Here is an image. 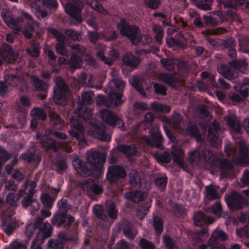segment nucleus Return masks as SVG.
<instances>
[{"mask_svg":"<svg viewBox=\"0 0 249 249\" xmlns=\"http://www.w3.org/2000/svg\"><path fill=\"white\" fill-rule=\"evenodd\" d=\"M56 52L62 55H68V51L63 42H57L55 45Z\"/></svg>","mask_w":249,"mask_h":249,"instance_id":"680f3d73","label":"nucleus"},{"mask_svg":"<svg viewBox=\"0 0 249 249\" xmlns=\"http://www.w3.org/2000/svg\"><path fill=\"white\" fill-rule=\"evenodd\" d=\"M203 157L211 166H218L222 170H229L232 168V163L229 160L221 159L222 155L218 154L215 155L213 154L209 150L203 151Z\"/></svg>","mask_w":249,"mask_h":249,"instance_id":"423d86ee","label":"nucleus"},{"mask_svg":"<svg viewBox=\"0 0 249 249\" xmlns=\"http://www.w3.org/2000/svg\"><path fill=\"white\" fill-rule=\"evenodd\" d=\"M129 181L131 185H137L139 182L138 173L136 170H132L129 172Z\"/></svg>","mask_w":249,"mask_h":249,"instance_id":"e2e57ef3","label":"nucleus"},{"mask_svg":"<svg viewBox=\"0 0 249 249\" xmlns=\"http://www.w3.org/2000/svg\"><path fill=\"white\" fill-rule=\"evenodd\" d=\"M191 2L201 10L208 11L211 10L212 0H191Z\"/></svg>","mask_w":249,"mask_h":249,"instance_id":"72a5a7b5","label":"nucleus"},{"mask_svg":"<svg viewBox=\"0 0 249 249\" xmlns=\"http://www.w3.org/2000/svg\"><path fill=\"white\" fill-rule=\"evenodd\" d=\"M2 16L5 24L13 30L19 31L24 29L30 32L34 31L33 25L29 23L32 18L28 13H23L21 16L16 18H14L12 15H7L6 14H4Z\"/></svg>","mask_w":249,"mask_h":249,"instance_id":"20e7f679","label":"nucleus"},{"mask_svg":"<svg viewBox=\"0 0 249 249\" xmlns=\"http://www.w3.org/2000/svg\"><path fill=\"white\" fill-rule=\"evenodd\" d=\"M87 160L90 164L89 168L86 162L80 160L73 161V165L81 176H91L95 179H99L103 175L104 164L106 161V155L98 151H92L87 154Z\"/></svg>","mask_w":249,"mask_h":249,"instance_id":"f03ea898","label":"nucleus"},{"mask_svg":"<svg viewBox=\"0 0 249 249\" xmlns=\"http://www.w3.org/2000/svg\"><path fill=\"white\" fill-rule=\"evenodd\" d=\"M129 81L131 85L140 94L143 96H145L146 94L143 88L142 85L138 78L136 77H133Z\"/></svg>","mask_w":249,"mask_h":249,"instance_id":"58836bf2","label":"nucleus"},{"mask_svg":"<svg viewBox=\"0 0 249 249\" xmlns=\"http://www.w3.org/2000/svg\"><path fill=\"white\" fill-rule=\"evenodd\" d=\"M205 218L203 213L201 212H197L194 214V220L196 226H200L205 221Z\"/></svg>","mask_w":249,"mask_h":249,"instance_id":"864d4df0","label":"nucleus"},{"mask_svg":"<svg viewBox=\"0 0 249 249\" xmlns=\"http://www.w3.org/2000/svg\"><path fill=\"white\" fill-rule=\"evenodd\" d=\"M119 36V33L117 31L108 30L104 33V37L106 40L111 41L117 39Z\"/></svg>","mask_w":249,"mask_h":249,"instance_id":"09e8293b","label":"nucleus"},{"mask_svg":"<svg viewBox=\"0 0 249 249\" xmlns=\"http://www.w3.org/2000/svg\"><path fill=\"white\" fill-rule=\"evenodd\" d=\"M97 52L96 53V56L102 61L106 64L111 65V61L109 57H107L105 55V52L106 51L107 46L103 44L100 43L96 46Z\"/></svg>","mask_w":249,"mask_h":249,"instance_id":"393cba45","label":"nucleus"},{"mask_svg":"<svg viewBox=\"0 0 249 249\" xmlns=\"http://www.w3.org/2000/svg\"><path fill=\"white\" fill-rule=\"evenodd\" d=\"M11 154L1 146H0V162L2 163L9 160Z\"/></svg>","mask_w":249,"mask_h":249,"instance_id":"4d7b16f0","label":"nucleus"},{"mask_svg":"<svg viewBox=\"0 0 249 249\" xmlns=\"http://www.w3.org/2000/svg\"><path fill=\"white\" fill-rule=\"evenodd\" d=\"M233 160L237 164L246 166L249 164V156L247 153L239 154L237 158L233 159Z\"/></svg>","mask_w":249,"mask_h":249,"instance_id":"ea45409f","label":"nucleus"},{"mask_svg":"<svg viewBox=\"0 0 249 249\" xmlns=\"http://www.w3.org/2000/svg\"><path fill=\"white\" fill-rule=\"evenodd\" d=\"M107 216L112 219H115L118 215V211L116 210V206L114 204H110L106 208Z\"/></svg>","mask_w":249,"mask_h":249,"instance_id":"8fccbe9b","label":"nucleus"},{"mask_svg":"<svg viewBox=\"0 0 249 249\" xmlns=\"http://www.w3.org/2000/svg\"><path fill=\"white\" fill-rule=\"evenodd\" d=\"M5 79L8 85L13 87L17 86L19 83L21 84L24 82L22 78L15 74L7 75Z\"/></svg>","mask_w":249,"mask_h":249,"instance_id":"4c0bfd02","label":"nucleus"},{"mask_svg":"<svg viewBox=\"0 0 249 249\" xmlns=\"http://www.w3.org/2000/svg\"><path fill=\"white\" fill-rule=\"evenodd\" d=\"M163 243L167 249H178V247L174 244L173 239L168 236H163Z\"/></svg>","mask_w":249,"mask_h":249,"instance_id":"bf43d9fd","label":"nucleus"},{"mask_svg":"<svg viewBox=\"0 0 249 249\" xmlns=\"http://www.w3.org/2000/svg\"><path fill=\"white\" fill-rule=\"evenodd\" d=\"M31 84L37 91L46 92L48 90L47 83L36 75H32L31 76Z\"/></svg>","mask_w":249,"mask_h":249,"instance_id":"dca6fc26","label":"nucleus"},{"mask_svg":"<svg viewBox=\"0 0 249 249\" xmlns=\"http://www.w3.org/2000/svg\"><path fill=\"white\" fill-rule=\"evenodd\" d=\"M25 185L26 187L29 186L31 189L29 190L30 194H27L21 201L22 206L25 209L30 207L32 211H37L39 209V204L36 199L33 196L35 193V189L36 186V183L33 181L27 180Z\"/></svg>","mask_w":249,"mask_h":249,"instance_id":"0eeeda50","label":"nucleus"},{"mask_svg":"<svg viewBox=\"0 0 249 249\" xmlns=\"http://www.w3.org/2000/svg\"><path fill=\"white\" fill-rule=\"evenodd\" d=\"M67 164L64 160H60L56 164V171L59 174H62L67 168Z\"/></svg>","mask_w":249,"mask_h":249,"instance_id":"13d9d810","label":"nucleus"},{"mask_svg":"<svg viewBox=\"0 0 249 249\" xmlns=\"http://www.w3.org/2000/svg\"><path fill=\"white\" fill-rule=\"evenodd\" d=\"M93 211L96 216L104 221L107 220V215L105 213L103 208L102 206L99 205H95L93 208Z\"/></svg>","mask_w":249,"mask_h":249,"instance_id":"37998d69","label":"nucleus"},{"mask_svg":"<svg viewBox=\"0 0 249 249\" xmlns=\"http://www.w3.org/2000/svg\"><path fill=\"white\" fill-rule=\"evenodd\" d=\"M150 137L143 136L142 137V140L148 145L156 147V132L154 131V128L150 131Z\"/></svg>","mask_w":249,"mask_h":249,"instance_id":"c03bdc74","label":"nucleus"},{"mask_svg":"<svg viewBox=\"0 0 249 249\" xmlns=\"http://www.w3.org/2000/svg\"><path fill=\"white\" fill-rule=\"evenodd\" d=\"M58 3L56 0H35L32 7L35 10L36 17L39 19L46 18L50 11H56Z\"/></svg>","mask_w":249,"mask_h":249,"instance_id":"39448f33","label":"nucleus"},{"mask_svg":"<svg viewBox=\"0 0 249 249\" xmlns=\"http://www.w3.org/2000/svg\"><path fill=\"white\" fill-rule=\"evenodd\" d=\"M100 116L104 122L111 126L120 128L124 125L123 121L108 109L101 110Z\"/></svg>","mask_w":249,"mask_h":249,"instance_id":"9d476101","label":"nucleus"},{"mask_svg":"<svg viewBox=\"0 0 249 249\" xmlns=\"http://www.w3.org/2000/svg\"><path fill=\"white\" fill-rule=\"evenodd\" d=\"M124 235L130 240H133L136 235V232L132 225L128 222L125 223L123 226Z\"/></svg>","mask_w":249,"mask_h":249,"instance_id":"f704fd0d","label":"nucleus"},{"mask_svg":"<svg viewBox=\"0 0 249 249\" xmlns=\"http://www.w3.org/2000/svg\"><path fill=\"white\" fill-rule=\"evenodd\" d=\"M139 245L141 249H155L154 244L144 238L140 239Z\"/></svg>","mask_w":249,"mask_h":249,"instance_id":"3c124183","label":"nucleus"},{"mask_svg":"<svg viewBox=\"0 0 249 249\" xmlns=\"http://www.w3.org/2000/svg\"><path fill=\"white\" fill-rule=\"evenodd\" d=\"M74 221V218L71 214L63 212H59L53 214L51 218L52 224L57 228L64 227L67 229Z\"/></svg>","mask_w":249,"mask_h":249,"instance_id":"1a4fd4ad","label":"nucleus"},{"mask_svg":"<svg viewBox=\"0 0 249 249\" xmlns=\"http://www.w3.org/2000/svg\"><path fill=\"white\" fill-rule=\"evenodd\" d=\"M27 53L33 57H38L40 53V46L37 43H33L31 48L26 49Z\"/></svg>","mask_w":249,"mask_h":249,"instance_id":"a19ab883","label":"nucleus"},{"mask_svg":"<svg viewBox=\"0 0 249 249\" xmlns=\"http://www.w3.org/2000/svg\"><path fill=\"white\" fill-rule=\"evenodd\" d=\"M218 72L229 80H232L235 76L237 68L234 66V62L229 66L220 65L217 67Z\"/></svg>","mask_w":249,"mask_h":249,"instance_id":"4468645a","label":"nucleus"},{"mask_svg":"<svg viewBox=\"0 0 249 249\" xmlns=\"http://www.w3.org/2000/svg\"><path fill=\"white\" fill-rule=\"evenodd\" d=\"M227 238L226 233L223 231L216 229L213 232L211 238L209 240V245L217 244L220 241H224Z\"/></svg>","mask_w":249,"mask_h":249,"instance_id":"5701e85b","label":"nucleus"},{"mask_svg":"<svg viewBox=\"0 0 249 249\" xmlns=\"http://www.w3.org/2000/svg\"><path fill=\"white\" fill-rule=\"evenodd\" d=\"M124 87V83L122 80L113 79L108 82L107 88L106 89V92L112 95V96H119L118 98L117 97V99H116V100L119 103V104L122 105L124 102V100L122 99V96Z\"/></svg>","mask_w":249,"mask_h":249,"instance_id":"6e6552de","label":"nucleus"},{"mask_svg":"<svg viewBox=\"0 0 249 249\" xmlns=\"http://www.w3.org/2000/svg\"><path fill=\"white\" fill-rule=\"evenodd\" d=\"M65 34L73 41H79L80 37V35L76 31L71 28L67 29Z\"/></svg>","mask_w":249,"mask_h":249,"instance_id":"5fc2aeb1","label":"nucleus"},{"mask_svg":"<svg viewBox=\"0 0 249 249\" xmlns=\"http://www.w3.org/2000/svg\"><path fill=\"white\" fill-rule=\"evenodd\" d=\"M108 94L107 96L98 95L96 98V103L99 106H105L106 107H111L112 106H119L121 104H119L118 101L116 100V98H118L119 96H114L109 93H107Z\"/></svg>","mask_w":249,"mask_h":249,"instance_id":"2eb2a0df","label":"nucleus"},{"mask_svg":"<svg viewBox=\"0 0 249 249\" xmlns=\"http://www.w3.org/2000/svg\"><path fill=\"white\" fill-rule=\"evenodd\" d=\"M151 202L147 201L145 203H141L137 208V216L141 220L143 219L147 214L151 206Z\"/></svg>","mask_w":249,"mask_h":249,"instance_id":"c756f323","label":"nucleus"},{"mask_svg":"<svg viewBox=\"0 0 249 249\" xmlns=\"http://www.w3.org/2000/svg\"><path fill=\"white\" fill-rule=\"evenodd\" d=\"M117 149L127 158H130L133 156L137 151L135 146L133 145H119Z\"/></svg>","mask_w":249,"mask_h":249,"instance_id":"c85d7f7f","label":"nucleus"},{"mask_svg":"<svg viewBox=\"0 0 249 249\" xmlns=\"http://www.w3.org/2000/svg\"><path fill=\"white\" fill-rule=\"evenodd\" d=\"M226 202L230 209L233 211L241 208L243 203H248L247 199L236 192H232L230 196L225 198Z\"/></svg>","mask_w":249,"mask_h":249,"instance_id":"f8f14e48","label":"nucleus"},{"mask_svg":"<svg viewBox=\"0 0 249 249\" xmlns=\"http://www.w3.org/2000/svg\"><path fill=\"white\" fill-rule=\"evenodd\" d=\"M58 237L63 241H75L77 239V231L76 227H73L72 231H63L58 233Z\"/></svg>","mask_w":249,"mask_h":249,"instance_id":"4be33fe9","label":"nucleus"},{"mask_svg":"<svg viewBox=\"0 0 249 249\" xmlns=\"http://www.w3.org/2000/svg\"><path fill=\"white\" fill-rule=\"evenodd\" d=\"M71 48L72 54L71 57V60L72 63H78L85 53V48L78 43L72 45Z\"/></svg>","mask_w":249,"mask_h":249,"instance_id":"a211bd4d","label":"nucleus"},{"mask_svg":"<svg viewBox=\"0 0 249 249\" xmlns=\"http://www.w3.org/2000/svg\"><path fill=\"white\" fill-rule=\"evenodd\" d=\"M57 206L60 211L66 213L71 208L70 205L67 203V200L64 198L59 200L57 202Z\"/></svg>","mask_w":249,"mask_h":249,"instance_id":"603ef678","label":"nucleus"},{"mask_svg":"<svg viewBox=\"0 0 249 249\" xmlns=\"http://www.w3.org/2000/svg\"><path fill=\"white\" fill-rule=\"evenodd\" d=\"M50 124L51 126L55 130H61L64 127V121L61 119L59 115L56 113H51L50 115Z\"/></svg>","mask_w":249,"mask_h":249,"instance_id":"aec40b11","label":"nucleus"},{"mask_svg":"<svg viewBox=\"0 0 249 249\" xmlns=\"http://www.w3.org/2000/svg\"><path fill=\"white\" fill-rule=\"evenodd\" d=\"M146 73L150 77L156 76V63H151L147 64Z\"/></svg>","mask_w":249,"mask_h":249,"instance_id":"69168bd1","label":"nucleus"},{"mask_svg":"<svg viewBox=\"0 0 249 249\" xmlns=\"http://www.w3.org/2000/svg\"><path fill=\"white\" fill-rule=\"evenodd\" d=\"M56 87L53 89L57 90L61 92H67L68 90V86L60 77H57L55 80Z\"/></svg>","mask_w":249,"mask_h":249,"instance_id":"a18cd8bd","label":"nucleus"},{"mask_svg":"<svg viewBox=\"0 0 249 249\" xmlns=\"http://www.w3.org/2000/svg\"><path fill=\"white\" fill-rule=\"evenodd\" d=\"M123 62L128 67L132 69H136L139 66L141 59L133 54L126 53L123 57Z\"/></svg>","mask_w":249,"mask_h":249,"instance_id":"6ab92c4d","label":"nucleus"},{"mask_svg":"<svg viewBox=\"0 0 249 249\" xmlns=\"http://www.w3.org/2000/svg\"><path fill=\"white\" fill-rule=\"evenodd\" d=\"M228 125L235 131L239 132L241 129L240 123L233 114H229L225 117Z\"/></svg>","mask_w":249,"mask_h":249,"instance_id":"a878e982","label":"nucleus"},{"mask_svg":"<svg viewBox=\"0 0 249 249\" xmlns=\"http://www.w3.org/2000/svg\"><path fill=\"white\" fill-rule=\"evenodd\" d=\"M167 184V178L164 175H158L157 177V189L162 191L165 190Z\"/></svg>","mask_w":249,"mask_h":249,"instance_id":"de8ad7c7","label":"nucleus"},{"mask_svg":"<svg viewBox=\"0 0 249 249\" xmlns=\"http://www.w3.org/2000/svg\"><path fill=\"white\" fill-rule=\"evenodd\" d=\"M53 99L56 104L64 106L67 101V92H61L54 89Z\"/></svg>","mask_w":249,"mask_h":249,"instance_id":"7c9ffc66","label":"nucleus"},{"mask_svg":"<svg viewBox=\"0 0 249 249\" xmlns=\"http://www.w3.org/2000/svg\"><path fill=\"white\" fill-rule=\"evenodd\" d=\"M31 113L36 119L44 121L47 119V115L45 111L42 108H34L32 110Z\"/></svg>","mask_w":249,"mask_h":249,"instance_id":"79ce46f5","label":"nucleus"},{"mask_svg":"<svg viewBox=\"0 0 249 249\" xmlns=\"http://www.w3.org/2000/svg\"><path fill=\"white\" fill-rule=\"evenodd\" d=\"M127 173L125 169L120 165H111L108 167L106 175L107 180L116 183L119 179L126 177Z\"/></svg>","mask_w":249,"mask_h":249,"instance_id":"9b49d317","label":"nucleus"},{"mask_svg":"<svg viewBox=\"0 0 249 249\" xmlns=\"http://www.w3.org/2000/svg\"><path fill=\"white\" fill-rule=\"evenodd\" d=\"M17 226V221L15 218L10 215L8 220H3L1 225L2 230L7 235H10L12 234Z\"/></svg>","mask_w":249,"mask_h":249,"instance_id":"f3484780","label":"nucleus"},{"mask_svg":"<svg viewBox=\"0 0 249 249\" xmlns=\"http://www.w3.org/2000/svg\"><path fill=\"white\" fill-rule=\"evenodd\" d=\"M48 245L50 248L53 249H63L64 247V242L59 240L50 239L48 241Z\"/></svg>","mask_w":249,"mask_h":249,"instance_id":"6e6d98bb","label":"nucleus"},{"mask_svg":"<svg viewBox=\"0 0 249 249\" xmlns=\"http://www.w3.org/2000/svg\"><path fill=\"white\" fill-rule=\"evenodd\" d=\"M1 55L5 58L12 59L15 58L14 52L12 48L6 43L2 44Z\"/></svg>","mask_w":249,"mask_h":249,"instance_id":"e433bc0d","label":"nucleus"},{"mask_svg":"<svg viewBox=\"0 0 249 249\" xmlns=\"http://www.w3.org/2000/svg\"><path fill=\"white\" fill-rule=\"evenodd\" d=\"M219 187L217 186L210 185L205 188L206 196L208 199L213 200L218 198L217 191Z\"/></svg>","mask_w":249,"mask_h":249,"instance_id":"473e14b6","label":"nucleus"},{"mask_svg":"<svg viewBox=\"0 0 249 249\" xmlns=\"http://www.w3.org/2000/svg\"><path fill=\"white\" fill-rule=\"evenodd\" d=\"M116 27L120 34L127 38L134 45H149L152 42L151 37L142 34L138 26L130 25L124 18L120 19Z\"/></svg>","mask_w":249,"mask_h":249,"instance_id":"7ed1b4c3","label":"nucleus"},{"mask_svg":"<svg viewBox=\"0 0 249 249\" xmlns=\"http://www.w3.org/2000/svg\"><path fill=\"white\" fill-rule=\"evenodd\" d=\"M18 198L16 197L14 193L10 192L8 193L6 196V201L7 204L11 205H14L16 204Z\"/></svg>","mask_w":249,"mask_h":249,"instance_id":"0e129e2a","label":"nucleus"},{"mask_svg":"<svg viewBox=\"0 0 249 249\" xmlns=\"http://www.w3.org/2000/svg\"><path fill=\"white\" fill-rule=\"evenodd\" d=\"M35 228L38 229L41 234V238L44 240L50 237L52 233L53 228L48 222L44 223L42 218H39L35 224Z\"/></svg>","mask_w":249,"mask_h":249,"instance_id":"ddd939ff","label":"nucleus"},{"mask_svg":"<svg viewBox=\"0 0 249 249\" xmlns=\"http://www.w3.org/2000/svg\"><path fill=\"white\" fill-rule=\"evenodd\" d=\"M213 126L215 129L214 133H213L212 130L211 129L209 130V133L208 135V138L209 140L212 143V144L214 146H218V145H221V140L220 139H217L216 135V131L218 129L219 127V124L218 123L216 122H214L213 123Z\"/></svg>","mask_w":249,"mask_h":249,"instance_id":"cd10ccee","label":"nucleus"},{"mask_svg":"<svg viewBox=\"0 0 249 249\" xmlns=\"http://www.w3.org/2000/svg\"><path fill=\"white\" fill-rule=\"evenodd\" d=\"M236 91H239L243 97H247L249 91V86H244L242 84L234 87Z\"/></svg>","mask_w":249,"mask_h":249,"instance_id":"052dcab7","label":"nucleus"},{"mask_svg":"<svg viewBox=\"0 0 249 249\" xmlns=\"http://www.w3.org/2000/svg\"><path fill=\"white\" fill-rule=\"evenodd\" d=\"M36 139L39 141L42 142L45 141V142L47 144V146L48 148L54 150L58 149V145L56 142L53 139L50 138L46 135H43L39 132L36 133Z\"/></svg>","mask_w":249,"mask_h":249,"instance_id":"bb28decb","label":"nucleus"},{"mask_svg":"<svg viewBox=\"0 0 249 249\" xmlns=\"http://www.w3.org/2000/svg\"><path fill=\"white\" fill-rule=\"evenodd\" d=\"M127 197L131 201L138 203L140 201H143V195L139 191L131 192L128 194Z\"/></svg>","mask_w":249,"mask_h":249,"instance_id":"49530a36","label":"nucleus"},{"mask_svg":"<svg viewBox=\"0 0 249 249\" xmlns=\"http://www.w3.org/2000/svg\"><path fill=\"white\" fill-rule=\"evenodd\" d=\"M4 249H26V247L20 242L15 241L11 243L8 247Z\"/></svg>","mask_w":249,"mask_h":249,"instance_id":"774afa93","label":"nucleus"},{"mask_svg":"<svg viewBox=\"0 0 249 249\" xmlns=\"http://www.w3.org/2000/svg\"><path fill=\"white\" fill-rule=\"evenodd\" d=\"M92 110L91 108L78 104L76 110L74 111L70 120L72 129L69 130L70 135L73 139H75L79 142H85L84 136V128L83 120L89 122L92 125L91 134L96 138L104 142H109L111 136L107 133V127L105 124L97 121H92Z\"/></svg>","mask_w":249,"mask_h":249,"instance_id":"f257e3e1","label":"nucleus"},{"mask_svg":"<svg viewBox=\"0 0 249 249\" xmlns=\"http://www.w3.org/2000/svg\"><path fill=\"white\" fill-rule=\"evenodd\" d=\"M56 198V196H51L46 193L42 194L41 196V200L42 204L48 209H51L52 208Z\"/></svg>","mask_w":249,"mask_h":249,"instance_id":"c9c22d12","label":"nucleus"},{"mask_svg":"<svg viewBox=\"0 0 249 249\" xmlns=\"http://www.w3.org/2000/svg\"><path fill=\"white\" fill-rule=\"evenodd\" d=\"M173 127L178 130H179V128L181 125V124L183 123L182 121V117L179 114H175L173 117Z\"/></svg>","mask_w":249,"mask_h":249,"instance_id":"338daca9","label":"nucleus"},{"mask_svg":"<svg viewBox=\"0 0 249 249\" xmlns=\"http://www.w3.org/2000/svg\"><path fill=\"white\" fill-rule=\"evenodd\" d=\"M19 159L23 160L28 163H38L41 160L40 156L36 155L35 152L28 151L27 152L22 153L19 157Z\"/></svg>","mask_w":249,"mask_h":249,"instance_id":"b1692460","label":"nucleus"},{"mask_svg":"<svg viewBox=\"0 0 249 249\" xmlns=\"http://www.w3.org/2000/svg\"><path fill=\"white\" fill-rule=\"evenodd\" d=\"M171 154L174 161L179 166L183 168L184 161L182 156L184 155V152L183 150L178 145H172Z\"/></svg>","mask_w":249,"mask_h":249,"instance_id":"412c9836","label":"nucleus"},{"mask_svg":"<svg viewBox=\"0 0 249 249\" xmlns=\"http://www.w3.org/2000/svg\"><path fill=\"white\" fill-rule=\"evenodd\" d=\"M81 101L79 104L82 106L91 105L93 102L94 93L92 91L88 90L81 92Z\"/></svg>","mask_w":249,"mask_h":249,"instance_id":"2f4dec72","label":"nucleus"}]
</instances>
